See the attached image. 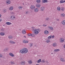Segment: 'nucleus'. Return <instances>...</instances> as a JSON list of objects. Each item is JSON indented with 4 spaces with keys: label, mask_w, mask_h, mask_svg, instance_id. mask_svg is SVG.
Listing matches in <instances>:
<instances>
[{
    "label": "nucleus",
    "mask_w": 65,
    "mask_h": 65,
    "mask_svg": "<svg viewBox=\"0 0 65 65\" xmlns=\"http://www.w3.org/2000/svg\"><path fill=\"white\" fill-rule=\"evenodd\" d=\"M28 52V49L26 48H23L20 51V53L21 54H26Z\"/></svg>",
    "instance_id": "f257e3e1"
},
{
    "label": "nucleus",
    "mask_w": 65,
    "mask_h": 65,
    "mask_svg": "<svg viewBox=\"0 0 65 65\" xmlns=\"http://www.w3.org/2000/svg\"><path fill=\"white\" fill-rule=\"evenodd\" d=\"M39 32H40V30L38 29H36L34 30V34L35 35H37Z\"/></svg>",
    "instance_id": "f03ea898"
},
{
    "label": "nucleus",
    "mask_w": 65,
    "mask_h": 65,
    "mask_svg": "<svg viewBox=\"0 0 65 65\" xmlns=\"http://www.w3.org/2000/svg\"><path fill=\"white\" fill-rule=\"evenodd\" d=\"M55 37V36H50L49 37H48V39H50L51 38H54Z\"/></svg>",
    "instance_id": "7ed1b4c3"
},
{
    "label": "nucleus",
    "mask_w": 65,
    "mask_h": 65,
    "mask_svg": "<svg viewBox=\"0 0 65 65\" xmlns=\"http://www.w3.org/2000/svg\"><path fill=\"white\" fill-rule=\"evenodd\" d=\"M6 3L7 4H9L11 3L10 1L9 0H7L6 1Z\"/></svg>",
    "instance_id": "20e7f679"
},
{
    "label": "nucleus",
    "mask_w": 65,
    "mask_h": 65,
    "mask_svg": "<svg viewBox=\"0 0 65 65\" xmlns=\"http://www.w3.org/2000/svg\"><path fill=\"white\" fill-rule=\"evenodd\" d=\"M28 42V41L26 40H23V42L24 43H27Z\"/></svg>",
    "instance_id": "39448f33"
},
{
    "label": "nucleus",
    "mask_w": 65,
    "mask_h": 65,
    "mask_svg": "<svg viewBox=\"0 0 65 65\" xmlns=\"http://www.w3.org/2000/svg\"><path fill=\"white\" fill-rule=\"evenodd\" d=\"M26 64V62L25 61H23L21 62V64L22 65H25Z\"/></svg>",
    "instance_id": "423d86ee"
},
{
    "label": "nucleus",
    "mask_w": 65,
    "mask_h": 65,
    "mask_svg": "<svg viewBox=\"0 0 65 65\" xmlns=\"http://www.w3.org/2000/svg\"><path fill=\"white\" fill-rule=\"evenodd\" d=\"M45 9V8L44 7H41L40 9V10L41 11H43V10H44V9Z\"/></svg>",
    "instance_id": "0eeeda50"
},
{
    "label": "nucleus",
    "mask_w": 65,
    "mask_h": 65,
    "mask_svg": "<svg viewBox=\"0 0 65 65\" xmlns=\"http://www.w3.org/2000/svg\"><path fill=\"white\" fill-rule=\"evenodd\" d=\"M49 33V32L47 30H45L44 32V33L45 34H48Z\"/></svg>",
    "instance_id": "6e6552de"
},
{
    "label": "nucleus",
    "mask_w": 65,
    "mask_h": 65,
    "mask_svg": "<svg viewBox=\"0 0 65 65\" xmlns=\"http://www.w3.org/2000/svg\"><path fill=\"white\" fill-rule=\"evenodd\" d=\"M30 8L31 9H34L35 8V6L33 5H31L30 7Z\"/></svg>",
    "instance_id": "1a4fd4ad"
},
{
    "label": "nucleus",
    "mask_w": 65,
    "mask_h": 65,
    "mask_svg": "<svg viewBox=\"0 0 65 65\" xmlns=\"http://www.w3.org/2000/svg\"><path fill=\"white\" fill-rule=\"evenodd\" d=\"M48 28L51 30H53L54 29H53V28L51 26H48Z\"/></svg>",
    "instance_id": "9d476101"
},
{
    "label": "nucleus",
    "mask_w": 65,
    "mask_h": 65,
    "mask_svg": "<svg viewBox=\"0 0 65 65\" xmlns=\"http://www.w3.org/2000/svg\"><path fill=\"white\" fill-rule=\"evenodd\" d=\"M9 43H11V44H13V43H14V44L15 43V42L11 40L10 41H9Z\"/></svg>",
    "instance_id": "9b49d317"
},
{
    "label": "nucleus",
    "mask_w": 65,
    "mask_h": 65,
    "mask_svg": "<svg viewBox=\"0 0 65 65\" xmlns=\"http://www.w3.org/2000/svg\"><path fill=\"white\" fill-rule=\"evenodd\" d=\"M60 61H61V62H65V60L63 58H61L60 59Z\"/></svg>",
    "instance_id": "f8f14e48"
},
{
    "label": "nucleus",
    "mask_w": 65,
    "mask_h": 65,
    "mask_svg": "<svg viewBox=\"0 0 65 65\" xmlns=\"http://www.w3.org/2000/svg\"><path fill=\"white\" fill-rule=\"evenodd\" d=\"M22 33L23 34H26V31L24 30H23L22 31Z\"/></svg>",
    "instance_id": "ddd939ff"
},
{
    "label": "nucleus",
    "mask_w": 65,
    "mask_h": 65,
    "mask_svg": "<svg viewBox=\"0 0 65 65\" xmlns=\"http://www.w3.org/2000/svg\"><path fill=\"white\" fill-rule=\"evenodd\" d=\"M9 55H10V56H11V57H14V55L11 53H9Z\"/></svg>",
    "instance_id": "4468645a"
},
{
    "label": "nucleus",
    "mask_w": 65,
    "mask_h": 65,
    "mask_svg": "<svg viewBox=\"0 0 65 65\" xmlns=\"http://www.w3.org/2000/svg\"><path fill=\"white\" fill-rule=\"evenodd\" d=\"M36 6L38 8H39L40 6V4H37L36 5Z\"/></svg>",
    "instance_id": "2eb2a0df"
},
{
    "label": "nucleus",
    "mask_w": 65,
    "mask_h": 65,
    "mask_svg": "<svg viewBox=\"0 0 65 65\" xmlns=\"http://www.w3.org/2000/svg\"><path fill=\"white\" fill-rule=\"evenodd\" d=\"M8 38L9 39H11L12 38V36H8Z\"/></svg>",
    "instance_id": "dca6fc26"
},
{
    "label": "nucleus",
    "mask_w": 65,
    "mask_h": 65,
    "mask_svg": "<svg viewBox=\"0 0 65 65\" xmlns=\"http://www.w3.org/2000/svg\"><path fill=\"white\" fill-rule=\"evenodd\" d=\"M60 42H64V39H63L61 38V39L60 40Z\"/></svg>",
    "instance_id": "f3484780"
},
{
    "label": "nucleus",
    "mask_w": 65,
    "mask_h": 65,
    "mask_svg": "<svg viewBox=\"0 0 65 65\" xmlns=\"http://www.w3.org/2000/svg\"><path fill=\"white\" fill-rule=\"evenodd\" d=\"M53 45L54 46H56L57 45V43H53Z\"/></svg>",
    "instance_id": "a211bd4d"
},
{
    "label": "nucleus",
    "mask_w": 65,
    "mask_h": 65,
    "mask_svg": "<svg viewBox=\"0 0 65 65\" xmlns=\"http://www.w3.org/2000/svg\"><path fill=\"white\" fill-rule=\"evenodd\" d=\"M62 24L63 25H65V20L63 21L62 22Z\"/></svg>",
    "instance_id": "6ab92c4d"
},
{
    "label": "nucleus",
    "mask_w": 65,
    "mask_h": 65,
    "mask_svg": "<svg viewBox=\"0 0 65 65\" xmlns=\"http://www.w3.org/2000/svg\"><path fill=\"white\" fill-rule=\"evenodd\" d=\"M34 11L35 12H37L38 11V9L37 8L35 9H34Z\"/></svg>",
    "instance_id": "aec40b11"
},
{
    "label": "nucleus",
    "mask_w": 65,
    "mask_h": 65,
    "mask_svg": "<svg viewBox=\"0 0 65 65\" xmlns=\"http://www.w3.org/2000/svg\"><path fill=\"white\" fill-rule=\"evenodd\" d=\"M0 34L1 35H2V36H3V35H4L5 34V33L3 32H1L0 33Z\"/></svg>",
    "instance_id": "412c9836"
},
{
    "label": "nucleus",
    "mask_w": 65,
    "mask_h": 65,
    "mask_svg": "<svg viewBox=\"0 0 65 65\" xmlns=\"http://www.w3.org/2000/svg\"><path fill=\"white\" fill-rule=\"evenodd\" d=\"M51 42V41L50 40H49L48 39L46 41V42L47 43H49V42Z\"/></svg>",
    "instance_id": "4be33fe9"
},
{
    "label": "nucleus",
    "mask_w": 65,
    "mask_h": 65,
    "mask_svg": "<svg viewBox=\"0 0 65 65\" xmlns=\"http://www.w3.org/2000/svg\"><path fill=\"white\" fill-rule=\"evenodd\" d=\"M42 3H45V2H47V0H43L42 1Z\"/></svg>",
    "instance_id": "5701e85b"
},
{
    "label": "nucleus",
    "mask_w": 65,
    "mask_h": 65,
    "mask_svg": "<svg viewBox=\"0 0 65 65\" xmlns=\"http://www.w3.org/2000/svg\"><path fill=\"white\" fill-rule=\"evenodd\" d=\"M13 7H11L9 8V10H12L13 9Z\"/></svg>",
    "instance_id": "b1692460"
},
{
    "label": "nucleus",
    "mask_w": 65,
    "mask_h": 65,
    "mask_svg": "<svg viewBox=\"0 0 65 65\" xmlns=\"http://www.w3.org/2000/svg\"><path fill=\"white\" fill-rule=\"evenodd\" d=\"M6 24H7V25H10L11 24L9 22H6Z\"/></svg>",
    "instance_id": "393cba45"
},
{
    "label": "nucleus",
    "mask_w": 65,
    "mask_h": 65,
    "mask_svg": "<svg viewBox=\"0 0 65 65\" xmlns=\"http://www.w3.org/2000/svg\"><path fill=\"white\" fill-rule=\"evenodd\" d=\"M41 61V59H39L37 63H40Z\"/></svg>",
    "instance_id": "a878e982"
},
{
    "label": "nucleus",
    "mask_w": 65,
    "mask_h": 65,
    "mask_svg": "<svg viewBox=\"0 0 65 65\" xmlns=\"http://www.w3.org/2000/svg\"><path fill=\"white\" fill-rule=\"evenodd\" d=\"M64 2H65V1H61L60 2V3H64Z\"/></svg>",
    "instance_id": "bb28decb"
},
{
    "label": "nucleus",
    "mask_w": 65,
    "mask_h": 65,
    "mask_svg": "<svg viewBox=\"0 0 65 65\" xmlns=\"http://www.w3.org/2000/svg\"><path fill=\"white\" fill-rule=\"evenodd\" d=\"M60 9L62 11H63L64 10V8L63 7H61Z\"/></svg>",
    "instance_id": "cd10ccee"
},
{
    "label": "nucleus",
    "mask_w": 65,
    "mask_h": 65,
    "mask_svg": "<svg viewBox=\"0 0 65 65\" xmlns=\"http://www.w3.org/2000/svg\"><path fill=\"white\" fill-rule=\"evenodd\" d=\"M60 51V50L59 49H56L54 50V51L56 52H59V51Z\"/></svg>",
    "instance_id": "c85d7f7f"
},
{
    "label": "nucleus",
    "mask_w": 65,
    "mask_h": 65,
    "mask_svg": "<svg viewBox=\"0 0 65 65\" xmlns=\"http://www.w3.org/2000/svg\"><path fill=\"white\" fill-rule=\"evenodd\" d=\"M32 46H33V43H30V45H29V46H30V47H32Z\"/></svg>",
    "instance_id": "c756f323"
},
{
    "label": "nucleus",
    "mask_w": 65,
    "mask_h": 65,
    "mask_svg": "<svg viewBox=\"0 0 65 65\" xmlns=\"http://www.w3.org/2000/svg\"><path fill=\"white\" fill-rule=\"evenodd\" d=\"M28 62L29 63V64H32V61H30V60H29V61H28Z\"/></svg>",
    "instance_id": "7c9ffc66"
},
{
    "label": "nucleus",
    "mask_w": 65,
    "mask_h": 65,
    "mask_svg": "<svg viewBox=\"0 0 65 65\" xmlns=\"http://www.w3.org/2000/svg\"><path fill=\"white\" fill-rule=\"evenodd\" d=\"M57 9H58V10H60V7H57Z\"/></svg>",
    "instance_id": "2f4dec72"
},
{
    "label": "nucleus",
    "mask_w": 65,
    "mask_h": 65,
    "mask_svg": "<svg viewBox=\"0 0 65 65\" xmlns=\"http://www.w3.org/2000/svg\"><path fill=\"white\" fill-rule=\"evenodd\" d=\"M61 16L62 17H65V14H62Z\"/></svg>",
    "instance_id": "473e14b6"
},
{
    "label": "nucleus",
    "mask_w": 65,
    "mask_h": 65,
    "mask_svg": "<svg viewBox=\"0 0 65 65\" xmlns=\"http://www.w3.org/2000/svg\"><path fill=\"white\" fill-rule=\"evenodd\" d=\"M3 12H6V10L4 9L3 10Z\"/></svg>",
    "instance_id": "72a5a7b5"
},
{
    "label": "nucleus",
    "mask_w": 65,
    "mask_h": 65,
    "mask_svg": "<svg viewBox=\"0 0 65 65\" xmlns=\"http://www.w3.org/2000/svg\"><path fill=\"white\" fill-rule=\"evenodd\" d=\"M37 3H39V2H40L41 1H40V0H37L36 1Z\"/></svg>",
    "instance_id": "f704fd0d"
},
{
    "label": "nucleus",
    "mask_w": 65,
    "mask_h": 65,
    "mask_svg": "<svg viewBox=\"0 0 65 65\" xmlns=\"http://www.w3.org/2000/svg\"><path fill=\"white\" fill-rule=\"evenodd\" d=\"M32 30L33 31H34V30H36L35 28V27H32Z\"/></svg>",
    "instance_id": "c9c22d12"
},
{
    "label": "nucleus",
    "mask_w": 65,
    "mask_h": 65,
    "mask_svg": "<svg viewBox=\"0 0 65 65\" xmlns=\"http://www.w3.org/2000/svg\"><path fill=\"white\" fill-rule=\"evenodd\" d=\"M41 63H45V61L44 59L42 60V61H41Z\"/></svg>",
    "instance_id": "e433bc0d"
},
{
    "label": "nucleus",
    "mask_w": 65,
    "mask_h": 65,
    "mask_svg": "<svg viewBox=\"0 0 65 65\" xmlns=\"http://www.w3.org/2000/svg\"><path fill=\"white\" fill-rule=\"evenodd\" d=\"M31 36L32 37H34L35 36L34 35V34H31Z\"/></svg>",
    "instance_id": "4c0bfd02"
},
{
    "label": "nucleus",
    "mask_w": 65,
    "mask_h": 65,
    "mask_svg": "<svg viewBox=\"0 0 65 65\" xmlns=\"http://www.w3.org/2000/svg\"><path fill=\"white\" fill-rule=\"evenodd\" d=\"M22 8H23V7H22L21 6H20L19 7V9H22Z\"/></svg>",
    "instance_id": "58836bf2"
},
{
    "label": "nucleus",
    "mask_w": 65,
    "mask_h": 65,
    "mask_svg": "<svg viewBox=\"0 0 65 65\" xmlns=\"http://www.w3.org/2000/svg\"><path fill=\"white\" fill-rule=\"evenodd\" d=\"M11 64H14V62L11 61Z\"/></svg>",
    "instance_id": "ea45409f"
},
{
    "label": "nucleus",
    "mask_w": 65,
    "mask_h": 65,
    "mask_svg": "<svg viewBox=\"0 0 65 65\" xmlns=\"http://www.w3.org/2000/svg\"><path fill=\"white\" fill-rule=\"evenodd\" d=\"M4 31V28H2L1 29V31Z\"/></svg>",
    "instance_id": "a19ab883"
},
{
    "label": "nucleus",
    "mask_w": 65,
    "mask_h": 65,
    "mask_svg": "<svg viewBox=\"0 0 65 65\" xmlns=\"http://www.w3.org/2000/svg\"><path fill=\"white\" fill-rule=\"evenodd\" d=\"M3 56V55H2V54H0V58H2V57Z\"/></svg>",
    "instance_id": "79ce46f5"
},
{
    "label": "nucleus",
    "mask_w": 65,
    "mask_h": 65,
    "mask_svg": "<svg viewBox=\"0 0 65 65\" xmlns=\"http://www.w3.org/2000/svg\"><path fill=\"white\" fill-rule=\"evenodd\" d=\"M5 51H6V52H7V51H8V49L6 48V49H5Z\"/></svg>",
    "instance_id": "37998d69"
},
{
    "label": "nucleus",
    "mask_w": 65,
    "mask_h": 65,
    "mask_svg": "<svg viewBox=\"0 0 65 65\" xmlns=\"http://www.w3.org/2000/svg\"><path fill=\"white\" fill-rule=\"evenodd\" d=\"M28 13V11H27L25 12V14H27Z\"/></svg>",
    "instance_id": "c03bdc74"
},
{
    "label": "nucleus",
    "mask_w": 65,
    "mask_h": 65,
    "mask_svg": "<svg viewBox=\"0 0 65 65\" xmlns=\"http://www.w3.org/2000/svg\"><path fill=\"white\" fill-rule=\"evenodd\" d=\"M28 36H31V34L30 33H28Z\"/></svg>",
    "instance_id": "a18cd8bd"
},
{
    "label": "nucleus",
    "mask_w": 65,
    "mask_h": 65,
    "mask_svg": "<svg viewBox=\"0 0 65 65\" xmlns=\"http://www.w3.org/2000/svg\"><path fill=\"white\" fill-rule=\"evenodd\" d=\"M46 25H45L44 24H43V26L44 27H46L47 26Z\"/></svg>",
    "instance_id": "49530a36"
},
{
    "label": "nucleus",
    "mask_w": 65,
    "mask_h": 65,
    "mask_svg": "<svg viewBox=\"0 0 65 65\" xmlns=\"http://www.w3.org/2000/svg\"><path fill=\"white\" fill-rule=\"evenodd\" d=\"M12 20H14V19H15V17L13 16V17H12Z\"/></svg>",
    "instance_id": "de8ad7c7"
},
{
    "label": "nucleus",
    "mask_w": 65,
    "mask_h": 65,
    "mask_svg": "<svg viewBox=\"0 0 65 65\" xmlns=\"http://www.w3.org/2000/svg\"><path fill=\"white\" fill-rule=\"evenodd\" d=\"M46 21H48L49 20V18H47L46 19Z\"/></svg>",
    "instance_id": "09e8293b"
},
{
    "label": "nucleus",
    "mask_w": 65,
    "mask_h": 65,
    "mask_svg": "<svg viewBox=\"0 0 65 65\" xmlns=\"http://www.w3.org/2000/svg\"><path fill=\"white\" fill-rule=\"evenodd\" d=\"M13 15L12 16H11V18H12V17H13Z\"/></svg>",
    "instance_id": "8fccbe9b"
},
{
    "label": "nucleus",
    "mask_w": 65,
    "mask_h": 65,
    "mask_svg": "<svg viewBox=\"0 0 65 65\" xmlns=\"http://www.w3.org/2000/svg\"><path fill=\"white\" fill-rule=\"evenodd\" d=\"M2 21V20L1 19H0V22Z\"/></svg>",
    "instance_id": "3c124183"
},
{
    "label": "nucleus",
    "mask_w": 65,
    "mask_h": 65,
    "mask_svg": "<svg viewBox=\"0 0 65 65\" xmlns=\"http://www.w3.org/2000/svg\"><path fill=\"white\" fill-rule=\"evenodd\" d=\"M57 21H59V19H57Z\"/></svg>",
    "instance_id": "603ef678"
},
{
    "label": "nucleus",
    "mask_w": 65,
    "mask_h": 65,
    "mask_svg": "<svg viewBox=\"0 0 65 65\" xmlns=\"http://www.w3.org/2000/svg\"><path fill=\"white\" fill-rule=\"evenodd\" d=\"M1 15L0 14V18H1Z\"/></svg>",
    "instance_id": "864d4df0"
},
{
    "label": "nucleus",
    "mask_w": 65,
    "mask_h": 65,
    "mask_svg": "<svg viewBox=\"0 0 65 65\" xmlns=\"http://www.w3.org/2000/svg\"><path fill=\"white\" fill-rule=\"evenodd\" d=\"M64 48H65V45H64Z\"/></svg>",
    "instance_id": "5fc2aeb1"
},
{
    "label": "nucleus",
    "mask_w": 65,
    "mask_h": 65,
    "mask_svg": "<svg viewBox=\"0 0 65 65\" xmlns=\"http://www.w3.org/2000/svg\"><path fill=\"white\" fill-rule=\"evenodd\" d=\"M11 14H12V13H13V12H11Z\"/></svg>",
    "instance_id": "6e6d98bb"
},
{
    "label": "nucleus",
    "mask_w": 65,
    "mask_h": 65,
    "mask_svg": "<svg viewBox=\"0 0 65 65\" xmlns=\"http://www.w3.org/2000/svg\"><path fill=\"white\" fill-rule=\"evenodd\" d=\"M46 63H48V61H46Z\"/></svg>",
    "instance_id": "4d7b16f0"
},
{
    "label": "nucleus",
    "mask_w": 65,
    "mask_h": 65,
    "mask_svg": "<svg viewBox=\"0 0 65 65\" xmlns=\"http://www.w3.org/2000/svg\"><path fill=\"white\" fill-rule=\"evenodd\" d=\"M24 37H25V38H26V36H24Z\"/></svg>",
    "instance_id": "13d9d810"
},
{
    "label": "nucleus",
    "mask_w": 65,
    "mask_h": 65,
    "mask_svg": "<svg viewBox=\"0 0 65 65\" xmlns=\"http://www.w3.org/2000/svg\"><path fill=\"white\" fill-rule=\"evenodd\" d=\"M4 52L5 51V49H4Z\"/></svg>",
    "instance_id": "bf43d9fd"
},
{
    "label": "nucleus",
    "mask_w": 65,
    "mask_h": 65,
    "mask_svg": "<svg viewBox=\"0 0 65 65\" xmlns=\"http://www.w3.org/2000/svg\"><path fill=\"white\" fill-rule=\"evenodd\" d=\"M52 54H53V53H52Z\"/></svg>",
    "instance_id": "052dcab7"
},
{
    "label": "nucleus",
    "mask_w": 65,
    "mask_h": 65,
    "mask_svg": "<svg viewBox=\"0 0 65 65\" xmlns=\"http://www.w3.org/2000/svg\"><path fill=\"white\" fill-rule=\"evenodd\" d=\"M35 46H36L35 45Z\"/></svg>",
    "instance_id": "680f3d73"
},
{
    "label": "nucleus",
    "mask_w": 65,
    "mask_h": 65,
    "mask_svg": "<svg viewBox=\"0 0 65 65\" xmlns=\"http://www.w3.org/2000/svg\"><path fill=\"white\" fill-rule=\"evenodd\" d=\"M35 46H36L35 45Z\"/></svg>",
    "instance_id": "e2e57ef3"
}]
</instances>
